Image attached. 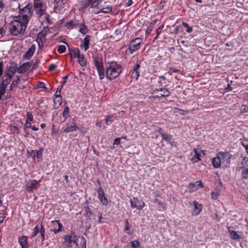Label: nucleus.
<instances>
[{
    "instance_id": "obj_15",
    "label": "nucleus",
    "mask_w": 248,
    "mask_h": 248,
    "mask_svg": "<svg viewBox=\"0 0 248 248\" xmlns=\"http://www.w3.org/2000/svg\"><path fill=\"white\" fill-rule=\"evenodd\" d=\"M154 92H163V93H159L158 95H155L154 96L155 98H160L162 97H168L169 96L170 93L168 90L165 88H161L159 89H156L154 91Z\"/></svg>"
},
{
    "instance_id": "obj_56",
    "label": "nucleus",
    "mask_w": 248,
    "mask_h": 248,
    "mask_svg": "<svg viewBox=\"0 0 248 248\" xmlns=\"http://www.w3.org/2000/svg\"><path fill=\"white\" fill-rule=\"evenodd\" d=\"M43 149L40 150L39 151H36V156L37 158H41L43 156Z\"/></svg>"
},
{
    "instance_id": "obj_36",
    "label": "nucleus",
    "mask_w": 248,
    "mask_h": 248,
    "mask_svg": "<svg viewBox=\"0 0 248 248\" xmlns=\"http://www.w3.org/2000/svg\"><path fill=\"white\" fill-rule=\"evenodd\" d=\"M114 121L112 115H107L106 117V124L107 125H110Z\"/></svg>"
},
{
    "instance_id": "obj_14",
    "label": "nucleus",
    "mask_w": 248,
    "mask_h": 248,
    "mask_svg": "<svg viewBox=\"0 0 248 248\" xmlns=\"http://www.w3.org/2000/svg\"><path fill=\"white\" fill-rule=\"evenodd\" d=\"M140 62L137 61L136 64L134 66L133 70L131 74V78L135 80H137L140 76L139 69L140 67Z\"/></svg>"
},
{
    "instance_id": "obj_59",
    "label": "nucleus",
    "mask_w": 248,
    "mask_h": 248,
    "mask_svg": "<svg viewBox=\"0 0 248 248\" xmlns=\"http://www.w3.org/2000/svg\"><path fill=\"white\" fill-rule=\"evenodd\" d=\"M3 72V62H0V77L2 75Z\"/></svg>"
},
{
    "instance_id": "obj_64",
    "label": "nucleus",
    "mask_w": 248,
    "mask_h": 248,
    "mask_svg": "<svg viewBox=\"0 0 248 248\" xmlns=\"http://www.w3.org/2000/svg\"><path fill=\"white\" fill-rule=\"evenodd\" d=\"M120 139L121 138H116L114 140L113 144L119 145L121 143Z\"/></svg>"
},
{
    "instance_id": "obj_25",
    "label": "nucleus",
    "mask_w": 248,
    "mask_h": 248,
    "mask_svg": "<svg viewBox=\"0 0 248 248\" xmlns=\"http://www.w3.org/2000/svg\"><path fill=\"white\" fill-rule=\"evenodd\" d=\"M18 243L21 247L28 246V237L26 236H22L18 238Z\"/></svg>"
},
{
    "instance_id": "obj_35",
    "label": "nucleus",
    "mask_w": 248,
    "mask_h": 248,
    "mask_svg": "<svg viewBox=\"0 0 248 248\" xmlns=\"http://www.w3.org/2000/svg\"><path fill=\"white\" fill-rule=\"evenodd\" d=\"M112 7L111 6H107L103 7L100 11V13H103L105 14L110 13L112 11Z\"/></svg>"
},
{
    "instance_id": "obj_4",
    "label": "nucleus",
    "mask_w": 248,
    "mask_h": 248,
    "mask_svg": "<svg viewBox=\"0 0 248 248\" xmlns=\"http://www.w3.org/2000/svg\"><path fill=\"white\" fill-rule=\"evenodd\" d=\"M93 59L100 79H104L105 78V67L102 55L99 54L93 55Z\"/></svg>"
},
{
    "instance_id": "obj_50",
    "label": "nucleus",
    "mask_w": 248,
    "mask_h": 248,
    "mask_svg": "<svg viewBox=\"0 0 248 248\" xmlns=\"http://www.w3.org/2000/svg\"><path fill=\"white\" fill-rule=\"evenodd\" d=\"M45 21L47 25H51L52 24L51 20L49 18V15L48 14H45Z\"/></svg>"
},
{
    "instance_id": "obj_8",
    "label": "nucleus",
    "mask_w": 248,
    "mask_h": 248,
    "mask_svg": "<svg viewBox=\"0 0 248 248\" xmlns=\"http://www.w3.org/2000/svg\"><path fill=\"white\" fill-rule=\"evenodd\" d=\"M141 42L142 39L140 38H135L130 42L128 49L126 51V52L132 54L134 51L139 49Z\"/></svg>"
},
{
    "instance_id": "obj_45",
    "label": "nucleus",
    "mask_w": 248,
    "mask_h": 248,
    "mask_svg": "<svg viewBox=\"0 0 248 248\" xmlns=\"http://www.w3.org/2000/svg\"><path fill=\"white\" fill-rule=\"evenodd\" d=\"M40 228V227H39L38 225H36L35 227L34 231L31 234L32 237L35 236L37 234V233H39Z\"/></svg>"
},
{
    "instance_id": "obj_62",
    "label": "nucleus",
    "mask_w": 248,
    "mask_h": 248,
    "mask_svg": "<svg viewBox=\"0 0 248 248\" xmlns=\"http://www.w3.org/2000/svg\"><path fill=\"white\" fill-rule=\"evenodd\" d=\"M31 122H26V123L24 125V130L26 131V128H30L31 127Z\"/></svg>"
},
{
    "instance_id": "obj_34",
    "label": "nucleus",
    "mask_w": 248,
    "mask_h": 248,
    "mask_svg": "<svg viewBox=\"0 0 248 248\" xmlns=\"http://www.w3.org/2000/svg\"><path fill=\"white\" fill-rule=\"evenodd\" d=\"M45 230L44 227L42 225V224H41L40 228L39 230V233H40L41 236V240L42 241H44L45 240Z\"/></svg>"
},
{
    "instance_id": "obj_23",
    "label": "nucleus",
    "mask_w": 248,
    "mask_h": 248,
    "mask_svg": "<svg viewBox=\"0 0 248 248\" xmlns=\"http://www.w3.org/2000/svg\"><path fill=\"white\" fill-rule=\"evenodd\" d=\"M69 116V108L68 106H65L62 112V117L61 118V122L63 123L66 119Z\"/></svg>"
},
{
    "instance_id": "obj_31",
    "label": "nucleus",
    "mask_w": 248,
    "mask_h": 248,
    "mask_svg": "<svg viewBox=\"0 0 248 248\" xmlns=\"http://www.w3.org/2000/svg\"><path fill=\"white\" fill-rule=\"evenodd\" d=\"M243 170H248V157H244L241 163V167Z\"/></svg>"
},
{
    "instance_id": "obj_7",
    "label": "nucleus",
    "mask_w": 248,
    "mask_h": 248,
    "mask_svg": "<svg viewBox=\"0 0 248 248\" xmlns=\"http://www.w3.org/2000/svg\"><path fill=\"white\" fill-rule=\"evenodd\" d=\"M33 5L35 12L39 17L45 14L44 5L42 0H33Z\"/></svg>"
},
{
    "instance_id": "obj_19",
    "label": "nucleus",
    "mask_w": 248,
    "mask_h": 248,
    "mask_svg": "<svg viewBox=\"0 0 248 248\" xmlns=\"http://www.w3.org/2000/svg\"><path fill=\"white\" fill-rule=\"evenodd\" d=\"M91 36L89 35H86L84 38L83 43L81 44L80 46L82 49H84V51H86L89 47V44L91 39Z\"/></svg>"
},
{
    "instance_id": "obj_55",
    "label": "nucleus",
    "mask_w": 248,
    "mask_h": 248,
    "mask_svg": "<svg viewBox=\"0 0 248 248\" xmlns=\"http://www.w3.org/2000/svg\"><path fill=\"white\" fill-rule=\"evenodd\" d=\"M62 87L61 86L60 87H58L57 88V91L54 94L55 96H61V90H62Z\"/></svg>"
},
{
    "instance_id": "obj_54",
    "label": "nucleus",
    "mask_w": 248,
    "mask_h": 248,
    "mask_svg": "<svg viewBox=\"0 0 248 248\" xmlns=\"http://www.w3.org/2000/svg\"><path fill=\"white\" fill-rule=\"evenodd\" d=\"M211 198L214 200H217L218 198L219 194L218 192H212L211 194Z\"/></svg>"
},
{
    "instance_id": "obj_22",
    "label": "nucleus",
    "mask_w": 248,
    "mask_h": 248,
    "mask_svg": "<svg viewBox=\"0 0 248 248\" xmlns=\"http://www.w3.org/2000/svg\"><path fill=\"white\" fill-rule=\"evenodd\" d=\"M21 0H11L10 5V7L13 9L14 10H16L17 9H20V3Z\"/></svg>"
},
{
    "instance_id": "obj_13",
    "label": "nucleus",
    "mask_w": 248,
    "mask_h": 248,
    "mask_svg": "<svg viewBox=\"0 0 248 248\" xmlns=\"http://www.w3.org/2000/svg\"><path fill=\"white\" fill-rule=\"evenodd\" d=\"M98 198L102 204L107 205L108 203L107 198L105 196L104 192L101 187H100L97 190Z\"/></svg>"
},
{
    "instance_id": "obj_37",
    "label": "nucleus",
    "mask_w": 248,
    "mask_h": 248,
    "mask_svg": "<svg viewBox=\"0 0 248 248\" xmlns=\"http://www.w3.org/2000/svg\"><path fill=\"white\" fill-rule=\"evenodd\" d=\"M52 223L54 226L58 225V231H61L63 227V226L61 223L60 222V220H55L52 221Z\"/></svg>"
},
{
    "instance_id": "obj_29",
    "label": "nucleus",
    "mask_w": 248,
    "mask_h": 248,
    "mask_svg": "<svg viewBox=\"0 0 248 248\" xmlns=\"http://www.w3.org/2000/svg\"><path fill=\"white\" fill-rule=\"evenodd\" d=\"M78 58V63L81 66L84 67L86 65V61L84 59L83 54H81Z\"/></svg>"
},
{
    "instance_id": "obj_12",
    "label": "nucleus",
    "mask_w": 248,
    "mask_h": 248,
    "mask_svg": "<svg viewBox=\"0 0 248 248\" xmlns=\"http://www.w3.org/2000/svg\"><path fill=\"white\" fill-rule=\"evenodd\" d=\"M78 127L77 126L76 124L72 121L71 123H67L66 125L63 129V132L64 133H69L71 132H73L76 131Z\"/></svg>"
},
{
    "instance_id": "obj_41",
    "label": "nucleus",
    "mask_w": 248,
    "mask_h": 248,
    "mask_svg": "<svg viewBox=\"0 0 248 248\" xmlns=\"http://www.w3.org/2000/svg\"><path fill=\"white\" fill-rule=\"evenodd\" d=\"M101 1L102 0H94V1L92 0V2H91V7L92 8L96 7L98 5L99 2H101Z\"/></svg>"
},
{
    "instance_id": "obj_6",
    "label": "nucleus",
    "mask_w": 248,
    "mask_h": 248,
    "mask_svg": "<svg viewBox=\"0 0 248 248\" xmlns=\"http://www.w3.org/2000/svg\"><path fill=\"white\" fill-rule=\"evenodd\" d=\"M40 181V180L37 181L36 180L31 179L26 181L25 182V189L29 193L33 192V191L37 190L39 188L40 186L39 182Z\"/></svg>"
},
{
    "instance_id": "obj_61",
    "label": "nucleus",
    "mask_w": 248,
    "mask_h": 248,
    "mask_svg": "<svg viewBox=\"0 0 248 248\" xmlns=\"http://www.w3.org/2000/svg\"><path fill=\"white\" fill-rule=\"evenodd\" d=\"M27 152L28 154L30 155V156H32L34 159L36 156V152L34 151L31 150V152L28 151Z\"/></svg>"
},
{
    "instance_id": "obj_1",
    "label": "nucleus",
    "mask_w": 248,
    "mask_h": 248,
    "mask_svg": "<svg viewBox=\"0 0 248 248\" xmlns=\"http://www.w3.org/2000/svg\"><path fill=\"white\" fill-rule=\"evenodd\" d=\"M17 69V64L13 62H10V65L5 70L4 75L0 81V100L5 93L6 89Z\"/></svg>"
},
{
    "instance_id": "obj_16",
    "label": "nucleus",
    "mask_w": 248,
    "mask_h": 248,
    "mask_svg": "<svg viewBox=\"0 0 248 248\" xmlns=\"http://www.w3.org/2000/svg\"><path fill=\"white\" fill-rule=\"evenodd\" d=\"M35 50V46L34 45H32L31 47L25 52L23 56V59L30 60L34 54Z\"/></svg>"
},
{
    "instance_id": "obj_20",
    "label": "nucleus",
    "mask_w": 248,
    "mask_h": 248,
    "mask_svg": "<svg viewBox=\"0 0 248 248\" xmlns=\"http://www.w3.org/2000/svg\"><path fill=\"white\" fill-rule=\"evenodd\" d=\"M79 23L78 21L76 20H71L70 21L66 22L65 24V26L68 29H72L73 28H76L79 26Z\"/></svg>"
},
{
    "instance_id": "obj_43",
    "label": "nucleus",
    "mask_w": 248,
    "mask_h": 248,
    "mask_svg": "<svg viewBox=\"0 0 248 248\" xmlns=\"http://www.w3.org/2000/svg\"><path fill=\"white\" fill-rule=\"evenodd\" d=\"M240 111L241 113H248V106L245 105H242Z\"/></svg>"
},
{
    "instance_id": "obj_58",
    "label": "nucleus",
    "mask_w": 248,
    "mask_h": 248,
    "mask_svg": "<svg viewBox=\"0 0 248 248\" xmlns=\"http://www.w3.org/2000/svg\"><path fill=\"white\" fill-rule=\"evenodd\" d=\"M5 33V29L3 27L0 28V39L1 38Z\"/></svg>"
},
{
    "instance_id": "obj_3",
    "label": "nucleus",
    "mask_w": 248,
    "mask_h": 248,
    "mask_svg": "<svg viewBox=\"0 0 248 248\" xmlns=\"http://www.w3.org/2000/svg\"><path fill=\"white\" fill-rule=\"evenodd\" d=\"M122 70V66L115 62H108L105 64V77L109 80H112L116 78Z\"/></svg>"
},
{
    "instance_id": "obj_60",
    "label": "nucleus",
    "mask_w": 248,
    "mask_h": 248,
    "mask_svg": "<svg viewBox=\"0 0 248 248\" xmlns=\"http://www.w3.org/2000/svg\"><path fill=\"white\" fill-rule=\"evenodd\" d=\"M159 78L160 79V80L158 81V83L160 84V86L162 85L163 83L162 81V80H165L166 78L164 76H160L159 77Z\"/></svg>"
},
{
    "instance_id": "obj_46",
    "label": "nucleus",
    "mask_w": 248,
    "mask_h": 248,
    "mask_svg": "<svg viewBox=\"0 0 248 248\" xmlns=\"http://www.w3.org/2000/svg\"><path fill=\"white\" fill-rule=\"evenodd\" d=\"M164 28V25H162L160 26H159L157 30H156V35L155 38V40L157 39L158 38V35L161 33L162 31V30Z\"/></svg>"
},
{
    "instance_id": "obj_47",
    "label": "nucleus",
    "mask_w": 248,
    "mask_h": 248,
    "mask_svg": "<svg viewBox=\"0 0 248 248\" xmlns=\"http://www.w3.org/2000/svg\"><path fill=\"white\" fill-rule=\"evenodd\" d=\"M66 47L64 45H60L58 48V52L60 53H63L65 51Z\"/></svg>"
},
{
    "instance_id": "obj_21",
    "label": "nucleus",
    "mask_w": 248,
    "mask_h": 248,
    "mask_svg": "<svg viewBox=\"0 0 248 248\" xmlns=\"http://www.w3.org/2000/svg\"><path fill=\"white\" fill-rule=\"evenodd\" d=\"M193 204L195 208L193 212V215H198L202 211V204H199L198 202L195 201L193 202Z\"/></svg>"
},
{
    "instance_id": "obj_2",
    "label": "nucleus",
    "mask_w": 248,
    "mask_h": 248,
    "mask_svg": "<svg viewBox=\"0 0 248 248\" xmlns=\"http://www.w3.org/2000/svg\"><path fill=\"white\" fill-rule=\"evenodd\" d=\"M28 23L22 20L20 17L15 16L9 24V31L15 36L19 34H23L27 28Z\"/></svg>"
},
{
    "instance_id": "obj_52",
    "label": "nucleus",
    "mask_w": 248,
    "mask_h": 248,
    "mask_svg": "<svg viewBox=\"0 0 248 248\" xmlns=\"http://www.w3.org/2000/svg\"><path fill=\"white\" fill-rule=\"evenodd\" d=\"M33 120V115L30 112H28L27 113V122H31Z\"/></svg>"
},
{
    "instance_id": "obj_18",
    "label": "nucleus",
    "mask_w": 248,
    "mask_h": 248,
    "mask_svg": "<svg viewBox=\"0 0 248 248\" xmlns=\"http://www.w3.org/2000/svg\"><path fill=\"white\" fill-rule=\"evenodd\" d=\"M159 133L163 140L167 141L168 143H170L171 146L173 145V142H171V136L170 135L168 134L165 133L162 131L161 128H159Z\"/></svg>"
},
{
    "instance_id": "obj_30",
    "label": "nucleus",
    "mask_w": 248,
    "mask_h": 248,
    "mask_svg": "<svg viewBox=\"0 0 248 248\" xmlns=\"http://www.w3.org/2000/svg\"><path fill=\"white\" fill-rule=\"evenodd\" d=\"M79 27H80L79 31L82 34H85L89 31L88 28L85 26L84 24H80L79 25Z\"/></svg>"
},
{
    "instance_id": "obj_40",
    "label": "nucleus",
    "mask_w": 248,
    "mask_h": 248,
    "mask_svg": "<svg viewBox=\"0 0 248 248\" xmlns=\"http://www.w3.org/2000/svg\"><path fill=\"white\" fill-rule=\"evenodd\" d=\"M46 31H48V28H44L42 31L38 34V37L42 38L45 37L46 36Z\"/></svg>"
},
{
    "instance_id": "obj_39",
    "label": "nucleus",
    "mask_w": 248,
    "mask_h": 248,
    "mask_svg": "<svg viewBox=\"0 0 248 248\" xmlns=\"http://www.w3.org/2000/svg\"><path fill=\"white\" fill-rule=\"evenodd\" d=\"M229 232H230V236L232 239H237L239 238V236L235 231L231 230V231H229Z\"/></svg>"
},
{
    "instance_id": "obj_11",
    "label": "nucleus",
    "mask_w": 248,
    "mask_h": 248,
    "mask_svg": "<svg viewBox=\"0 0 248 248\" xmlns=\"http://www.w3.org/2000/svg\"><path fill=\"white\" fill-rule=\"evenodd\" d=\"M217 157H219L220 161L222 163H223L225 160L227 161V163L230 164V161L232 157V155H230L228 152H220L217 154Z\"/></svg>"
},
{
    "instance_id": "obj_17",
    "label": "nucleus",
    "mask_w": 248,
    "mask_h": 248,
    "mask_svg": "<svg viewBox=\"0 0 248 248\" xmlns=\"http://www.w3.org/2000/svg\"><path fill=\"white\" fill-rule=\"evenodd\" d=\"M31 64L32 62L31 61L23 63L18 68L17 72L19 74L24 73L27 69L31 66Z\"/></svg>"
},
{
    "instance_id": "obj_5",
    "label": "nucleus",
    "mask_w": 248,
    "mask_h": 248,
    "mask_svg": "<svg viewBox=\"0 0 248 248\" xmlns=\"http://www.w3.org/2000/svg\"><path fill=\"white\" fill-rule=\"evenodd\" d=\"M32 8V4L31 3H28L22 9H20L19 13L21 15L17 16L20 17L22 20H23L28 23L33 13Z\"/></svg>"
},
{
    "instance_id": "obj_63",
    "label": "nucleus",
    "mask_w": 248,
    "mask_h": 248,
    "mask_svg": "<svg viewBox=\"0 0 248 248\" xmlns=\"http://www.w3.org/2000/svg\"><path fill=\"white\" fill-rule=\"evenodd\" d=\"M68 78V75H66L63 78V81L62 82L61 86L63 87V86L65 84Z\"/></svg>"
},
{
    "instance_id": "obj_32",
    "label": "nucleus",
    "mask_w": 248,
    "mask_h": 248,
    "mask_svg": "<svg viewBox=\"0 0 248 248\" xmlns=\"http://www.w3.org/2000/svg\"><path fill=\"white\" fill-rule=\"evenodd\" d=\"M69 51H71L69 48ZM70 54L71 56L73 55L75 58H78V56L81 54L80 51L78 48H76L74 49V50L70 51Z\"/></svg>"
},
{
    "instance_id": "obj_38",
    "label": "nucleus",
    "mask_w": 248,
    "mask_h": 248,
    "mask_svg": "<svg viewBox=\"0 0 248 248\" xmlns=\"http://www.w3.org/2000/svg\"><path fill=\"white\" fill-rule=\"evenodd\" d=\"M154 25H155V22H152L149 26L147 28V29L146 31V34L148 35L151 32L153 31V28L154 27Z\"/></svg>"
},
{
    "instance_id": "obj_26",
    "label": "nucleus",
    "mask_w": 248,
    "mask_h": 248,
    "mask_svg": "<svg viewBox=\"0 0 248 248\" xmlns=\"http://www.w3.org/2000/svg\"><path fill=\"white\" fill-rule=\"evenodd\" d=\"M212 163L214 168H219L220 167L222 162L220 161V158L217 156L212 158Z\"/></svg>"
},
{
    "instance_id": "obj_44",
    "label": "nucleus",
    "mask_w": 248,
    "mask_h": 248,
    "mask_svg": "<svg viewBox=\"0 0 248 248\" xmlns=\"http://www.w3.org/2000/svg\"><path fill=\"white\" fill-rule=\"evenodd\" d=\"M182 24L184 27L187 29L186 31L187 33H190L192 31V28L191 27H189L187 23L182 22Z\"/></svg>"
},
{
    "instance_id": "obj_9",
    "label": "nucleus",
    "mask_w": 248,
    "mask_h": 248,
    "mask_svg": "<svg viewBox=\"0 0 248 248\" xmlns=\"http://www.w3.org/2000/svg\"><path fill=\"white\" fill-rule=\"evenodd\" d=\"M76 236L73 233L70 235H66L64 236V244L66 245L68 248H72V243H76L78 246V244L76 242Z\"/></svg>"
},
{
    "instance_id": "obj_27",
    "label": "nucleus",
    "mask_w": 248,
    "mask_h": 248,
    "mask_svg": "<svg viewBox=\"0 0 248 248\" xmlns=\"http://www.w3.org/2000/svg\"><path fill=\"white\" fill-rule=\"evenodd\" d=\"M20 80V76H16L15 78L13 81L12 83L10 86V91H12L13 88L17 87V85Z\"/></svg>"
},
{
    "instance_id": "obj_33",
    "label": "nucleus",
    "mask_w": 248,
    "mask_h": 248,
    "mask_svg": "<svg viewBox=\"0 0 248 248\" xmlns=\"http://www.w3.org/2000/svg\"><path fill=\"white\" fill-rule=\"evenodd\" d=\"M124 232L128 235H130L131 234L130 232V224L127 219L125 220V226L124 229Z\"/></svg>"
},
{
    "instance_id": "obj_57",
    "label": "nucleus",
    "mask_w": 248,
    "mask_h": 248,
    "mask_svg": "<svg viewBox=\"0 0 248 248\" xmlns=\"http://www.w3.org/2000/svg\"><path fill=\"white\" fill-rule=\"evenodd\" d=\"M56 67L57 65L56 64H55L54 63H52L49 65L48 69L49 71H52L56 69Z\"/></svg>"
},
{
    "instance_id": "obj_10",
    "label": "nucleus",
    "mask_w": 248,
    "mask_h": 248,
    "mask_svg": "<svg viewBox=\"0 0 248 248\" xmlns=\"http://www.w3.org/2000/svg\"><path fill=\"white\" fill-rule=\"evenodd\" d=\"M130 202L132 208H136L138 210L142 209L145 206V203L137 198H134L133 200H131Z\"/></svg>"
},
{
    "instance_id": "obj_42",
    "label": "nucleus",
    "mask_w": 248,
    "mask_h": 248,
    "mask_svg": "<svg viewBox=\"0 0 248 248\" xmlns=\"http://www.w3.org/2000/svg\"><path fill=\"white\" fill-rule=\"evenodd\" d=\"M92 0H84L82 1V8H86L89 6H91V2Z\"/></svg>"
},
{
    "instance_id": "obj_53",
    "label": "nucleus",
    "mask_w": 248,
    "mask_h": 248,
    "mask_svg": "<svg viewBox=\"0 0 248 248\" xmlns=\"http://www.w3.org/2000/svg\"><path fill=\"white\" fill-rule=\"evenodd\" d=\"M84 209L87 215H88L89 217H90V216L92 215V212L90 210L88 204L86 206L84 207Z\"/></svg>"
},
{
    "instance_id": "obj_49",
    "label": "nucleus",
    "mask_w": 248,
    "mask_h": 248,
    "mask_svg": "<svg viewBox=\"0 0 248 248\" xmlns=\"http://www.w3.org/2000/svg\"><path fill=\"white\" fill-rule=\"evenodd\" d=\"M132 247L134 248H140L139 242L137 240H135L130 242Z\"/></svg>"
},
{
    "instance_id": "obj_28",
    "label": "nucleus",
    "mask_w": 248,
    "mask_h": 248,
    "mask_svg": "<svg viewBox=\"0 0 248 248\" xmlns=\"http://www.w3.org/2000/svg\"><path fill=\"white\" fill-rule=\"evenodd\" d=\"M62 97L61 96H55L54 99V106L56 108L59 107L62 104Z\"/></svg>"
},
{
    "instance_id": "obj_48",
    "label": "nucleus",
    "mask_w": 248,
    "mask_h": 248,
    "mask_svg": "<svg viewBox=\"0 0 248 248\" xmlns=\"http://www.w3.org/2000/svg\"><path fill=\"white\" fill-rule=\"evenodd\" d=\"M80 248H86V240L83 236L81 237Z\"/></svg>"
},
{
    "instance_id": "obj_51",
    "label": "nucleus",
    "mask_w": 248,
    "mask_h": 248,
    "mask_svg": "<svg viewBox=\"0 0 248 248\" xmlns=\"http://www.w3.org/2000/svg\"><path fill=\"white\" fill-rule=\"evenodd\" d=\"M242 175L244 179H248V170H243Z\"/></svg>"
},
{
    "instance_id": "obj_24",
    "label": "nucleus",
    "mask_w": 248,
    "mask_h": 248,
    "mask_svg": "<svg viewBox=\"0 0 248 248\" xmlns=\"http://www.w3.org/2000/svg\"><path fill=\"white\" fill-rule=\"evenodd\" d=\"M194 155L192 157L191 160L195 162H197L200 160V153L202 152V151L199 149H195L194 150Z\"/></svg>"
}]
</instances>
